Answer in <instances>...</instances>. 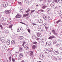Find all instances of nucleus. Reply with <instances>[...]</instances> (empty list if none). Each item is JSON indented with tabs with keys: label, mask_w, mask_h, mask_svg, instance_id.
Returning a JSON list of instances; mask_svg holds the SVG:
<instances>
[{
	"label": "nucleus",
	"mask_w": 62,
	"mask_h": 62,
	"mask_svg": "<svg viewBox=\"0 0 62 62\" xmlns=\"http://www.w3.org/2000/svg\"><path fill=\"white\" fill-rule=\"evenodd\" d=\"M50 42H46L45 44V45L46 46H50Z\"/></svg>",
	"instance_id": "nucleus-6"
},
{
	"label": "nucleus",
	"mask_w": 62,
	"mask_h": 62,
	"mask_svg": "<svg viewBox=\"0 0 62 62\" xmlns=\"http://www.w3.org/2000/svg\"><path fill=\"white\" fill-rule=\"evenodd\" d=\"M21 15L20 14H17L16 15V16L14 18V20H15V18H21Z\"/></svg>",
	"instance_id": "nucleus-3"
},
{
	"label": "nucleus",
	"mask_w": 62,
	"mask_h": 62,
	"mask_svg": "<svg viewBox=\"0 0 62 62\" xmlns=\"http://www.w3.org/2000/svg\"><path fill=\"white\" fill-rule=\"evenodd\" d=\"M11 57H9V59L10 61H11Z\"/></svg>",
	"instance_id": "nucleus-54"
},
{
	"label": "nucleus",
	"mask_w": 62,
	"mask_h": 62,
	"mask_svg": "<svg viewBox=\"0 0 62 62\" xmlns=\"http://www.w3.org/2000/svg\"><path fill=\"white\" fill-rule=\"evenodd\" d=\"M23 38H24V37L23 36H20L18 37V39L20 40L23 39Z\"/></svg>",
	"instance_id": "nucleus-16"
},
{
	"label": "nucleus",
	"mask_w": 62,
	"mask_h": 62,
	"mask_svg": "<svg viewBox=\"0 0 62 62\" xmlns=\"http://www.w3.org/2000/svg\"><path fill=\"white\" fill-rule=\"evenodd\" d=\"M18 45L19 46L21 45V44L20 43V42L18 43Z\"/></svg>",
	"instance_id": "nucleus-56"
},
{
	"label": "nucleus",
	"mask_w": 62,
	"mask_h": 62,
	"mask_svg": "<svg viewBox=\"0 0 62 62\" xmlns=\"http://www.w3.org/2000/svg\"><path fill=\"white\" fill-rule=\"evenodd\" d=\"M23 57V54L21 53H20L19 55V59H21V58H22Z\"/></svg>",
	"instance_id": "nucleus-12"
},
{
	"label": "nucleus",
	"mask_w": 62,
	"mask_h": 62,
	"mask_svg": "<svg viewBox=\"0 0 62 62\" xmlns=\"http://www.w3.org/2000/svg\"><path fill=\"white\" fill-rule=\"evenodd\" d=\"M1 40H2V41L3 42L4 41V40L5 39V38L4 37H2L0 38Z\"/></svg>",
	"instance_id": "nucleus-22"
},
{
	"label": "nucleus",
	"mask_w": 62,
	"mask_h": 62,
	"mask_svg": "<svg viewBox=\"0 0 62 62\" xmlns=\"http://www.w3.org/2000/svg\"><path fill=\"white\" fill-rule=\"evenodd\" d=\"M32 48L34 50V49H35L36 48V46L35 45H33L32 46Z\"/></svg>",
	"instance_id": "nucleus-27"
},
{
	"label": "nucleus",
	"mask_w": 62,
	"mask_h": 62,
	"mask_svg": "<svg viewBox=\"0 0 62 62\" xmlns=\"http://www.w3.org/2000/svg\"><path fill=\"white\" fill-rule=\"evenodd\" d=\"M22 31V28H19L17 29V31L18 32H20V31Z\"/></svg>",
	"instance_id": "nucleus-14"
},
{
	"label": "nucleus",
	"mask_w": 62,
	"mask_h": 62,
	"mask_svg": "<svg viewBox=\"0 0 62 62\" xmlns=\"http://www.w3.org/2000/svg\"><path fill=\"white\" fill-rule=\"evenodd\" d=\"M36 6L37 7H39V5H38V4H37V5H36Z\"/></svg>",
	"instance_id": "nucleus-63"
},
{
	"label": "nucleus",
	"mask_w": 62,
	"mask_h": 62,
	"mask_svg": "<svg viewBox=\"0 0 62 62\" xmlns=\"http://www.w3.org/2000/svg\"><path fill=\"white\" fill-rule=\"evenodd\" d=\"M25 1L28 3H30L32 1V0H25Z\"/></svg>",
	"instance_id": "nucleus-30"
},
{
	"label": "nucleus",
	"mask_w": 62,
	"mask_h": 62,
	"mask_svg": "<svg viewBox=\"0 0 62 62\" xmlns=\"http://www.w3.org/2000/svg\"><path fill=\"white\" fill-rule=\"evenodd\" d=\"M43 40H41L40 41V42L41 43H43Z\"/></svg>",
	"instance_id": "nucleus-53"
},
{
	"label": "nucleus",
	"mask_w": 62,
	"mask_h": 62,
	"mask_svg": "<svg viewBox=\"0 0 62 62\" xmlns=\"http://www.w3.org/2000/svg\"><path fill=\"white\" fill-rule=\"evenodd\" d=\"M38 23H42L43 22V20L42 19H38Z\"/></svg>",
	"instance_id": "nucleus-4"
},
{
	"label": "nucleus",
	"mask_w": 62,
	"mask_h": 62,
	"mask_svg": "<svg viewBox=\"0 0 62 62\" xmlns=\"http://www.w3.org/2000/svg\"><path fill=\"white\" fill-rule=\"evenodd\" d=\"M58 0H55L54 1L56 3H58V1H57Z\"/></svg>",
	"instance_id": "nucleus-52"
},
{
	"label": "nucleus",
	"mask_w": 62,
	"mask_h": 62,
	"mask_svg": "<svg viewBox=\"0 0 62 62\" xmlns=\"http://www.w3.org/2000/svg\"><path fill=\"white\" fill-rule=\"evenodd\" d=\"M1 19H2V20L3 21H4V20H5L4 18V17L2 18Z\"/></svg>",
	"instance_id": "nucleus-60"
},
{
	"label": "nucleus",
	"mask_w": 62,
	"mask_h": 62,
	"mask_svg": "<svg viewBox=\"0 0 62 62\" xmlns=\"http://www.w3.org/2000/svg\"><path fill=\"white\" fill-rule=\"evenodd\" d=\"M27 31H28V32L30 33V29H27Z\"/></svg>",
	"instance_id": "nucleus-47"
},
{
	"label": "nucleus",
	"mask_w": 62,
	"mask_h": 62,
	"mask_svg": "<svg viewBox=\"0 0 62 62\" xmlns=\"http://www.w3.org/2000/svg\"><path fill=\"white\" fill-rule=\"evenodd\" d=\"M0 27L2 29H3V27L2 25L0 24Z\"/></svg>",
	"instance_id": "nucleus-40"
},
{
	"label": "nucleus",
	"mask_w": 62,
	"mask_h": 62,
	"mask_svg": "<svg viewBox=\"0 0 62 62\" xmlns=\"http://www.w3.org/2000/svg\"><path fill=\"white\" fill-rule=\"evenodd\" d=\"M47 18H48V17H47V16H45V20H46L47 19Z\"/></svg>",
	"instance_id": "nucleus-46"
},
{
	"label": "nucleus",
	"mask_w": 62,
	"mask_h": 62,
	"mask_svg": "<svg viewBox=\"0 0 62 62\" xmlns=\"http://www.w3.org/2000/svg\"><path fill=\"white\" fill-rule=\"evenodd\" d=\"M38 30L39 31H43L44 32H45L46 33H47L49 31V29H48V28L46 26H45V28L44 27H38Z\"/></svg>",
	"instance_id": "nucleus-1"
},
{
	"label": "nucleus",
	"mask_w": 62,
	"mask_h": 62,
	"mask_svg": "<svg viewBox=\"0 0 62 62\" xmlns=\"http://www.w3.org/2000/svg\"><path fill=\"white\" fill-rule=\"evenodd\" d=\"M29 15V13H28L26 14L23 15V17H26V16H28Z\"/></svg>",
	"instance_id": "nucleus-19"
},
{
	"label": "nucleus",
	"mask_w": 62,
	"mask_h": 62,
	"mask_svg": "<svg viewBox=\"0 0 62 62\" xmlns=\"http://www.w3.org/2000/svg\"><path fill=\"white\" fill-rule=\"evenodd\" d=\"M47 6H45V5H44L42 7V8L43 9H45L46 8H47Z\"/></svg>",
	"instance_id": "nucleus-20"
},
{
	"label": "nucleus",
	"mask_w": 62,
	"mask_h": 62,
	"mask_svg": "<svg viewBox=\"0 0 62 62\" xmlns=\"http://www.w3.org/2000/svg\"><path fill=\"white\" fill-rule=\"evenodd\" d=\"M11 44H15V41L13 40L11 41Z\"/></svg>",
	"instance_id": "nucleus-21"
},
{
	"label": "nucleus",
	"mask_w": 62,
	"mask_h": 62,
	"mask_svg": "<svg viewBox=\"0 0 62 62\" xmlns=\"http://www.w3.org/2000/svg\"><path fill=\"white\" fill-rule=\"evenodd\" d=\"M32 39L34 40H35L36 39V36L35 35H34L33 36Z\"/></svg>",
	"instance_id": "nucleus-26"
},
{
	"label": "nucleus",
	"mask_w": 62,
	"mask_h": 62,
	"mask_svg": "<svg viewBox=\"0 0 62 62\" xmlns=\"http://www.w3.org/2000/svg\"><path fill=\"white\" fill-rule=\"evenodd\" d=\"M54 51V49H53V48H51L50 50H49V52H53V51Z\"/></svg>",
	"instance_id": "nucleus-23"
},
{
	"label": "nucleus",
	"mask_w": 62,
	"mask_h": 62,
	"mask_svg": "<svg viewBox=\"0 0 62 62\" xmlns=\"http://www.w3.org/2000/svg\"><path fill=\"white\" fill-rule=\"evenodd\" d=\"M55 5V3L54 2H52L50 6L51 7H53Z\"/></svg>",
	"instance_id": "nucleus-18"
},
{
	"label": "nucleus",
	"mask_w": 62,
	"mask_h": 62,
	"mask_svg": "<svg viewBox=\"0 0 62 62\" xmlns=\"http://www.w3.org/2000/svg\"><path fill=\"white\" fill-rule=\"evenodd\" d=\"M24 48L26 50H28L29 49L28 45H26L24 46Z\"/></svg>",
	"instance_id": "nucleus-10"
},
{
	"label": "nucleus",
	"mask_w": 62,
	"mask_h": 62,
	"mask_svg": "<svg viewBox=\"0 0 62 62\" xmlns=\"http://www.w3.org/2000/svg\"><path fill=\"white\" fill-rule=\"evenodd\" d=\"M32 25H37V24H36V23H33L32 24Z\"/></svg>",
	"instance_id": "nucleus-57"
},
{
	"label": "nucleus",
	"mask_w": 62,
	"mask_h": 62,
	"mask_svg": "<svg viewBox=\"0 0 62 62\" xmlns=\"http://www.w3.org/2000/svg\"><path fill=\"white\" fill-rule=\"evenodd\" d=\"M28 10L25 11V12H26V13H28V12H29V11H30V10L29 8H28Z\"/></svg>",
	"instance_id": "nucleus-33"
},
{
	"label": "nucleus",
	"mask_w": 62,
	"mask_h": 62,
	"mask_svg": "<svg viewBox=\"0 0 62 62\" xmlns=\"http://www.w3.org/2000/svg\"><path fill=\"white\" fill-rule=\"evenodd\" d=\"M42 40L44 42V41H45V38H43Z\"/></svg>",
	"instance_id": "nucleus-49"
},
{
	"label": "nucleus",
	"mask_w": 62,
	"mask_h": 62,
	"mask_svg": "<svg viewBox=\"0 0 62 62\" xmlns=\"http://www.w3.org/2000/svg\"><path fill=\"white\" fill-rule=\"evenodd\" d=\"M18 4L19 5H22V3L21 2H18Z\"/></svg>",
	"instance_id": "nucleus-38"
},
{
	"label": "nucleus",
	"mask_w": 62,
	"mask_h": 62,
	"mask_svg": "<svg viewBox=\"0 0 62 62\" xmlns=\"http://www.w3.org/2000/svg\"><path fill=\"white\" fill-rule=\"evenodd\" d=\"M59 60H61V56H59L57 57Z\"/></svg>",
	"instance_id": "nucleus-32"
},
{
	"label": "nucleus",
	"mask_w": 62,
	"mask_h": 62,
	"mask_svg": "<svg viewBox=\"0 0 62 62\" xmlns=\"http://www.w3.org/2000/svg\"><path fill=\"white\" fill-rule=\"evenodd\" d=\"M44 55L42 54H41L39 56V59H41V60H43V58H44Z\"/></svg>",
	"instance_id": "nucleus-2"
},
{
	"label": "nucleus",
	"mask_w": 62,
	"mask_h": 62,
	"mask_svg": "<svg viewBox=\"0 0 62 62\" xmlns=\"http://www.w3.org/2000/svg\"><path fill=\"white\" fill-rule=\"evenodd\" d=\"M53 34H54V35H55V36H56L57 35V34L55 32L53 33Z\"/></svg>",
	"instance_id": "nucleus-51"
},
{
	"label": "nucleus",
	"mask_w": 62,
	"mask_h": 62,
	"mask_svg": "<svg viewBox=\"0 0 62 62\" xmlns=\"http://www.w3.org/2000/svg\"><path fill=\"white\" fill-rule=\"evenodd\" d=\"M53 38H54V35H52V36L49 37V39H52Z\"/></svg>",
	"instance_id": "nucleus-17"
},
{
	"label": "nucleus",
	"mask_w": 62,
	"mask_h": 62,
	"mask_svg": "<svg viewBox=\"0 0 62 62\" xmlns=\"http://www.w3.org/2000/svg\"><path fill=\"white\" fill-rule=\"evenodd\" d=\"M3 41L0 38V42L3 43Z\"/></svg>",
	"instance_id": "nucleus-50"
},
{
	"label": "nucleus",
	"mask_w": 62,
	"mask_h": 62,
	"mask_svg": "<svg viewBox=\"0 0 62 62\" xmlns=\"http://www.w3.org/2000/svg\"><path fill=\"white\" fill-rule=\"evenodd\" d=\"M52 32L53 33V34H54V33L55 32V30H53L52 31Z\"/></svg>",
	"instance_id": "nucleus-35"
},
{
	"label": "nucleus",
	"mask_w": 62,
	"mask_h": 62,
	"mask_svg": "<svg viewBox=\"0 0 62 62\" xmlns=\"http://www.w3.org/2000/svg\"><path fill=\"white\" fill-rule=\"evenodd\" d=\"M8 41H9V39H8L7 40V42H8Z\"/></svg>",
	"instance_id": "nucleus-64"
},
{
	"label": "nucleus",
	"mask_w": 62,
	"mask_h": 62,
	"mask_svg": "<svg viewBox=\"0 0 62 62\" xmlns=\"http://www.w3.org/2000/svg\"><path fill=\"white\" fill-rule=\"evenodd\" d=\"M44 52H45L46 54H49V50L48 49H45L44 50Z\"/></svg>",
	"instance_id": "nucleus-11"
},
{
	"label": "nucleus",
	"mask_w": 62,
	"mask_h": 62,
	"mask_svg": "<svg viewBox=\"0 0 62 62\" xmlns=\"http://www.w3.org/2000/svg\"><path fill=\"white\" fill-rule=\"evenodd\" d=\"M3 7H4V8H6L7 7H8V5H3Z\"/></svg>",
	"instance_id": "nucleus-43"
},
{
	"label": "nucleus",
	"mask_w": 62,
	"mask_h": 62,
	"mask_svg": "<svg viewBox=\"0 0 62 62\" xmlns=\"http://www.w3.org/2000/svg\"><path fill=\"white\" fill-rule=\"evenodd\" d=\"M54 53L55 54H58L59 52L56 50H54Z\"/></svg>",
	"instance_id": "nucleus-5"
},
{
	"label": "nucleus",
	"mask_w": 62,
	"mask_h": 62,
	"mask_svg": "<svg viewBox=\"0 0 62 62\" xmlns=\"http://www.w3.org/2000/svg\"><path fill=\"white\" fill-rule=\"evenodd\" d=\"M12 60L13 61V62H14L15 61V58H12Z\"/></svg>",
	"instance_id": "nucleus-42"
},
{
	"label": "nucleus",
	"mask_w": 62,
	"mask_h": 62,
	"mask_svg": "<svg viewBox=\"0 0 62 62\" xmlns=\"http://www.w3.org/2000/svg\"><path fill=\"white\" fill-rule=\"evenodd\" d=\"M3 5H8V3L7 2H4L3 3Z\"/></svg>",
	"instance_id": "nucleus-24"
},
{
	"label": "nucleus",
	"mask_w": 62,
	"mask_h": 62,
	"mask_svg": "<svg viewBox=\"0 0 62 62\" xmlns=\"http://www.w3.org/2000/svg\"><path fill=\"white\" fill-rule=\"evenodd\" d=\"M2 48L3 50L5 51V50H7V46H3Z\"/></svg>",
	"instance_id": "nucleus-7"
},
{
	"label": "nucleus",
	"mask_w": 62,
	"mask_h": 62,
	"mask_svg": "<svg viewBox=\"0 0 62 62\" xmlns=\"http://www.w3.org/2000/svg\"><path fill=\"white\" fill-rule=\"evenodd\" d=\"M56 40H54V41H53V44H56Z\"/></svg>",
	"instance_id": "nucleus-31"
},
{
	"label": "nucleus",
	"mask_w": 62,
	"mask_h": 62,
	"mask_svg": "<svg viewBox=\"0 0 62 62\" xmlns=\"http://www.w3.org/2000/svg\"><path fill=\"white\" fill-rule=\"evenodd\" d=\"M61 21H60V20H59L58 21L56 22V23H57V24H58V23H59V22H60Z\"/></svg>",
	"instance_id": "nucleus-41"
},
{
	"label": "nucleus",
	"mask_w": 62,
	"mask_h": 62,
	"mask_svg": "<svg viewBox=\"0 0 62 62\" xmlns=\"http://www.w3.org/2000/svg\"><path fill=\"white\" fill-rule=\"evenodd\" d=\"M10 12V10H6L5 12V13L7 14H9Z\"/></svg>",
	"instance_id": "nucleus-9"
},
{
	"label": "nucleus",
	"mask_w": 62,
	"mask_h": 62,
	"mask_svg": "<svg viewBox=\"0 0 62 62\" xmlns=\"http://www.w3.org/2000/svg\"><path fill=\"white\" fill-rule=\"evenodd\" d=\"M58 2L59 3H62V0H58Z\"/></svg>",
	"instance_id": "nucleus-36"
},
{
	"label": "nucleus",
	"mask_w": 62,
	"mask_h": 62,
	"mask_svg": "<svg viewBox=\"0 0 62 62\" xmlns=\"http://www.w3.org/2000/svg\"><path fill=\"white\" fill-rule=\"evenodd\" d=\"M40 11L41 12H44V10L41 9L40 10Z\"/></svg>",
	"instance_id": "nucleus-45"
},
{
	"label": "nucleus",
	"mask_w": 62,
	"mask_h": 62,
	"mask_svg": "<svg viewBox=\"0 0 62 62\" xmlns=\"http://www.w3.org/2000/svg\"><path fill=\"white\" fill-rule=\"evenodd\" d=\"M58 11H55V14H58Z\"/></svg>",
	"instance_id": "nucleus-48"
},
{
	"label": "nucleus",
	"mask_w": 62,
	"mask_h": 62,
	"mask_svg": "<svg viewBox=\"0 0 62 62\" xmlns=\"http://www.w3.org/2000/svg\"><path fill=\"white\" fill-rule=\"evenodd\" d=\"M29 55L30 56H33V55H34L33 52L32 51H30Z\"/></svg>",
	"instance_id": "nucleus-13"
},
{
	"label": "nucleus",
	"mask_w": 62,
	"mask_h": 62,
	"mask_svg": "<svg viewBox=\"0 0 62 62\" xmlns=\"http://www.w3.org/2000/svg\"><path fill=\"white\" fill-rule=\"evenodd\" d=\"M19 48H20V49L19 50V52H22V51H23L24 50L23 48L22 47H20L19 46H18Z\"/></svg>",
	"instance_id": "nucleus-8"
},
{
	"label": "nucleus",
	"mask_w": 62,
	"mask_h": 62,
	"mask_svg": "<svg viewBox=\"0 0 62 62\" xmlns=\"http://www.w3.org/2000/svg\"><path fill=\"white\" fill-rule=\"evenodd\" d=\"M13 26V25L12 24L10 25L9 26V28H12V27Z\"/></svg>",
	"instance_id": "nucleus-29"
},
{
	"label": "nucleus",
	"mask_w": 62,
	"mask_h": 62,
	"mask_svg": "<svg viewBox=\"0 0 62 62\" xmlns=\"http://www.w3.org/2000/svg\"><path fill=\"white\" fill-rule=\"evenodd\" d=\"M47 20L49 22L50 21H51V18L49 16H48L47 18Z\"/></svg>",
	"instance_id": "nucleus-28"
},
{
	"label": "nucleus",
	"mask_w": 62,
	"mask_h": 62,
	"mask_svg": "<svg viewBox=\"0 0 62 62\" xmlns=\"http://www.w3.org/2000/svg\"><path fill=\"white\" fill-rule=\"evenodd\" d=\"M52 1V0H48L47 2L48 3H50Z\"/></svg>",
	"instance_id": "nucleus-39"
},
{
	"label": "nucleus",
	"mask_w": 62,
	"mask_h": 62,
	"mask_svg": "<svg viewBox=\"0 0 62 62\" xmlns=\"http://www.w3.org/2000/svg\"><path fill=\"white\" fill-rule=\"evenodd\" d=\"M6 43L8 45H9L10 44V41H8V42H7Z\"/></svg>",
	"instance_id": "nucleus-34"
},
{
	"label": "nucleus",
	"mask_w": 62,
	"mask_h": 62,
	"mask_svg": "<svg viewBox=\"0 0 62 62\" xmlns=\"http://www.w3.org/2000/svg\"><path fill=\"white\" fill-rule=\"evenodd\" d=\"M6 33H7L8 34V33H9V32H8V31H7V30H6Z\"/></svg>",
	"instance_id": "nucleus-55"
},
{
	"label": "nucleus",
	"mask_w": 62,
	"mask_h": 62,
	"mask_svg": "<svg viewBox=\"0 0 62 62\" xmlns=\"http://www.w3.org/2000/svg\"><path fill=\"white\" fill-rule=\"evenodd\" d=\"M33 44H36L37 43V42L34 41V42H33Z\"/></svg>",
	"instance_id": "nucleus-44"
},
{
	"label": "nucleus",
	"mask_w": 62,
	"mask_h": 62,
	"mask_svg": "<svg viewBox=\"0 0 62 62\" xmlns=\"http://www.w3.org/2000/svg\"><path fill=\"white\" fill-rule=\"evenodd\" d=\"M40 39H39V38H37L36 39V40H39Z\"/></svg>",
	"instance_id": "nucleus-58"
},
{
	"label": "nucleus",
	"mask_w": 62,
	"mask_h": 62,
	"mask_svg": "<svg viewBox=\"0 0 62 62\" xmlns=\"http://www.w3.org/2000/svg\"><path fill=\"white\" fill-rule=\"evenodd\" d=\"M8 6H11L10 4H9V3H8Z\"/></svg>",
	"instance_id": "nucleus-59"
},
{
	"label": "nucleus",
	"mask_w": 62,
	"mask_h": 62,
	"mask_svg": "<svg viewBox=\"0 0 62 62\" xmlns=\"http://www.w3.org/2000/svg\"><path fill=\"white\" fill-rule=\"evenodd\" d=\"M0 21L1 22H3V21L2 20V19H1Z\"/></svg>",
	"instance_id": "nucleus-62"
},
{
	"label": "nucleus",
	"mask_w": 62,
	"mask_h": 62,
	"mask_svg": "<svg viewBox=\"0 0 62 62\" xmlns=\"http://www.w3.org/2000/svg\"><path fill=\"white\" fill-rule=\"evenodd\" d=\"M2 33H0V37H2Z\"/></svg>",
	"instance_id": "nucleus-61"
},
{
	"label": "nucleus",
	"mask_w": 62,
	"mask_h": 62,
	"mask_svg": "<svg viewBox=\"0 0 62 62\" xmlns=\"http://www.w3.org/2000/svg\"><path fill=\"white\" fill-rule=\"evenodd\" d=\"M41 33H39V32H38V33L37 35L38 36V37H40V35H41Z\"/></svg>",
	"instance_id": "nucleus-25"
},
{
	"label": "nucleus",
	"mask_w": 62,
	"mask_h": 62,
	"mask_svg": "<svg viewBox=\"0 0 62 62\" xmlns=\"http://www.w3.org/2000/svg\"><path fill=\"white\" fill-rule=\"evenodd\" d=\"M34 11H35V10H31V14H32V12H34Z\"/></svg>",
	"instance_id": "nucleus-37"
},
{
	"label": "nucleus",
	"mask_w": 62,
	"mask_h": 62,
	"mask_svg": "<svg viewBox=\"0 0 62 62\" xmlns=\"http://www.w3.org/2000/svg\"><path fill=\"white\" fill-rule=\"evenodd\" d=\"M47 12H51V9L50 8H48L46 9Z\"/></svg>",
	"instance_id": "nucleus-15"
}]
</instances>
